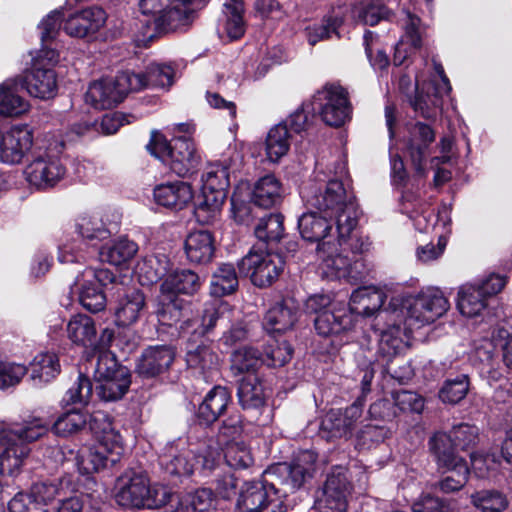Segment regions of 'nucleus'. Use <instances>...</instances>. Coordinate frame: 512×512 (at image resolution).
Instances as JSON below:
<instances>
[{
    "label": "nucleus",
    "mask_w": 512,
    "mask_h": 512,
    "mask_svg": "<svg viewBox=\"0 0 512 512\" xmlns=\"http://www.w3.org/2000/svg\"><path fill=\"white\" fill-rule=\"evenodd\" d=\"M439 435H444L449 439L447 451L450 452L452 455H457L455 453V448L466 450L473 447L477 443L479 430L476 426L462 423L457 426H454L450 433H435L434 436L429 441L430 449L432 452L433 441Z\"/></svg>",
    "instance_id": "a18cd8bd"
},
{
    "label": "nucleus",
    "mask_w": 512,
    "mask_h": 512,
    "mask_svg": "<svg viewBox=\"0 0 512 512\" xmlns=\"http://www.w3.org/2000/svg\"><path fill=\"white\" fill-rule=\"evenodd\" d=\"M92 394L93 384L91 380L80 373L77 380L66 391L63 402L67 405H86L90 401Z\"/></svg>",
    "instance_id": "338daca9"
},
{
    "label": "nucleus",
    "mask_w": 512,
    "mask_h": 512,
    "mask_svg": "<svg viewBox=\"0 0 512 512\" xmlns=\"http://www.w3.org/2000/svg\"><path fill=\"white\" fill-rule=\"evenodd\" d=\"M254 232L263 243L279 242L284 234L283 216L276 213L262 217Z\"/></svg>",
    "instance_id": "bf43d9fd"
},
{
    "label": "nucleus",
    "mask_w": 512,
    "mask_h": 512,
    "mask_svg": "<svg viewBox=\"0 0 512 512\" xmlns=\"http://www.w3.org/2000/svg\"><path fill=\"white\" fill-rule=\"evenodd\" d=\"M282 185L274 175L261 177L254 185L252 201L255 205L270 208L280 202L282 198Z\"/></svg>",
    "instance_id": "79ce46f5"
},
{
    "label": "nucleus",
    "mask_w": 512,
    "mask_h": 512,
    "mask_svg": "<svg viewBox=\"0 0 512 512\" xmlns=\"http://www.w3.org/2000/svg\"><path fill=\"white\" fill-rule=\"evenodd\" d=\"M200 287L201 280L198 274L189 269H182L166 276L160 285V292L169 297H178L179 294L193 295Z\"/></svg>",
    "instance_id": "c756f323"
},
{
    "label": "nucleus",
    "mask_w": 512,
    "mask_h": 512,
    "mask_svg": "<svg viewBox=\"0 0 512 512\" xmlns=\"http://www.w3.org/2000/svg\"><path fill=\"white\" fill-rule=\"evenodd\" d=\"M113 451L96 446L82 447L76 457V464L81 474H91L107 467L114 466L122 455H114Z\"/></svg>",
    "instance_id": "bb28decb"
},
{
    "label": "nucleus",
    "mask_w": 512,
    "mask_h": 512,
    "mask_svg": "<svg viewBox=\"0 0 512 512\" xmlns=\"http://www.w3.org/2000/svg\"><path fill=\"white\" fill-rule=\"evenodd\" d=\"M290 147V133L287 124H278L268 132L265 150L270 162H278L287 154Z\"/></svg>",
    "instance_id": "5fc2aeb1"
},
{
    "label": "nucleus",
    "mask_w": 512,
    "mask_h": 512,
    "mask_svg": "<svg viewBox=\"0 0 512 512\" xmlns=\"http://www.w3.org/2000/svg\"><path fill=\"white\" fill-rule=\"evenodd\" d=\"M66 334L73 344L83 347H92L97 341L95 322L85 314H76L70 318L66 326Z\"/></svg>",
    "instance_id": "4c0bfd02"
},
{
    "label": "nucleus",
    "mask_w": 512,
    "mask_h": 512,
    "mask_svg": "<svg viewBox=\"0 0 512 512\" xmlns=\"http://www.w3.org/2000/svg\"><path fill=\"white\" fill-rule=\"evenodd\" d=\"M284 268L279 254L271 253L262 247L253 246L238 262L239 273L248 276L253 285L264 288L272 285Z\"/></svg>",
    "instance_id": "1a4fd4ad"
},
{
    "label": "nucleus",
    "mask_w": 512,
    "mask_h": 512,
    "mask_svg": "<svg viewBox=\"0 0 512 512\" xmlns=\"http://www.w3.org/2000/svg\"><path fill=\"white\" fill-rule=\"evenodd\" d=\"M317 455L315 452L305 450L299 452L291 463H279L265 473L276 483L281 498L303 487L305 482L312 478L315 472Z\"/></svg>",
    "instance_id": "423d86ee"
},
{
    "label": "nucleus",
    "mask_w": 512,
    "mask_h": 512,
    "mask_svg": "<svg viewBox=\"0 0 512 512\" xmlns=\"http://www.w3.org/2000/svg\"><path fill=\"white\" fill-rule=\"evenodd\" d=\"M311 106L322 121L332 127L342 126L352 113L347 90L335 83H327L319 89L313 95Z\"/></svg>",
    "instance_id": "0eeeda50"
},
{
    "label": "nucleus",
    "mask_w": 512,
    "mask_h": 512,
    "mask_svg": "<svg viewBox=\"0 0 512 512\" xmlns=\"http://www.w3.org/2000/svg\"><path fill=\"white\" fill-rule=\"evenodd\" d=\"M419 26L420 19L415 15L407 13L405 33L395 47V53L393 57L394 65L400 66L404 64L408 58L409 53L407 51L406 45H409L410 49L412 50H417L421 47L422 41Z\"/></svg>",
    "instance_id": "c03bdc74"
},
{
    "label": "nucleus",
    "mask_w": 512,
    "mask_h": 512,
    "mask_svg": "<svg viewBox=\"0 0 512 512\" xmlns=\"http://www.w3.org/2000/svg\"><path fill=\"white\" fill-rule=\"evenodd\" d=\"M448 93H438L437 88L424 83L417 88L411 105L416 113L426 119H435L442 106V98Z\"/></svg>",
    "instance_id": "a19ab883"
},
{
    "label": "nucleus",
    "mask_w": 512,
    "mask_h": 512,
    "mask_svg": "<svg viewBox=\"0 0 512 512\" xmlns=\"http://www.w3.org/2000/svg\"><path fill=\"white\" fill-rule=\"evenodd\" d=\"M262 353L253 347H241L233 351L230 357V371L234 376L247 373L255 375L254 372L263 365Z\"/></svg>",
    "instance_id": "49530a36"
},
{
    "label": "nucleus",
    "mask_w": 512,
    "mask_h": 512,
    "mask_svg": "<svg viewBox=\"0 0 512 512\" xmlns=\"http://www.w3.org/2000/svg\"><path fill=\"white\" fill-rule=\"evenodd\" d=\"M224 458L227 465L234 469H246L254 461L250 448L244 442L227 443Z\"/></svg>",
    "instance_id": "69168bd1"
},
{
    "label": "nucleus",
    "mask_w": 512,
    "mask_h": 512,
    "mask_svg": "<svg viewBox=\"0 0 512 512\" xmlns=\"http://www.w3.org/2000/svg\"><path fill=\"white\" fill-rule=\"evenodd\" d=\"M87 425L102 448L113 451L114 455H123V438L107 413L96 411L88 414Z\"/></svg>",
    "instance_id": "6ab92c4d"
},
{
    "label": "nucleus",
    "mask_w": 512,
    "mask_h": 512,
    "mask_svg": "<svg viewBox=\"0 0 512 512\" xmlns=\"http://www.w3.org/2000/svg\"><path fill=\"white\" fill-rule=\"evenodd\" d=\"M106 12L97 6L83 9L64 20L63 29L67 35L84 38L98 32L105 24Z\"/></svg>",
    "instance_id": "a211bd4d"
},
{
    "label": "nucleus",
    "mask_w": 512,
    "mask_h": 512,
    "mask_svg": "<svg viewBox=\"0 0 512 512\" xmlns=\"http://www.w3.org/2000/svg\"><path fill=\"white\" fill-rule=\"evenodd\" d=\"M185 346V360L189 368L198 370L201 373L214 369L218 365V356L203 341L197 343L199 337L189 334Z\"/></svg>",
    "instance_id": "473e14b6"
},
{
    "label": "nucleus",
    "mask_w": 512,
    "mask_h": 512,
    "mask_svg": "<svg viewBox=\"0 0 512 512\" xmlns=\"http://www.w3.org/2000/svg\"><path fill=\"white\" fill-rule=\"evenodd\" d=\"M202 181L204 190L227 195L230 185L227 167L221 164L211 165L202 175Z\"/></svg>",
    "instance_id": "0e129e2a"
},
{
    "label": "nucleus",
    "mask_w": 512,
    "mask_h": 512,
    "mask_svg": "<svg viewBox=\"0 0 512 512\" xmlns=\"http://www.w3.org/2000/svg\"><path fill=\"white\" fill-rule=\"evenodd\" d=\"M238 285L239 280L233 264L222 263L212 274L210 293L214 297H223L234 293Z\"/></svg>",
    "instance_id": "8fccbe9b"
},
{
    "label": "nucleus",
    "mask_w": 512,
    "mask_h": 512,
    "mask_svg": "<svg viewBox=\"0 0 512 512\" xmlns=\"http://www.w3.org/2000/svg\"><path fill=\"white\" fill-rule=\"evenodd\" d=\"M170 266L171 262L165 254H151L137 263L136 274L142 285H152L167 275Z\"/></svg>",
    "instance_id": "e433bc0d"
},
{
    "label": "nucleus",
    "mask_w": 512,
    "mask_h": 512,
    "mask_svg": "<svg viewBox=\"0 0 512 512\" xmlns=\"http://www.w3.org/2000/svg\"><path fill=\"white\" fill-rule=\"evenodd\" d=\"M220 459L217 446L207 444L190 449L187 441L182 438L167 443L159 456L160 464L166 472L177 476H190L195 471L208 476L219 465Z\"/></svg>",
    "instance_id": "f03ea898"
},
{
    "label": "nucleus",
    "mask_w": 512,
    "mask_h": 512,
    "mask_svg": "<svg viewBox=\"0 0 512 512\" xmlns=\"http://www.w3.org/2000/svg\"><path fill=\"white\" fill-rule=\"evenodd\" d=\"M292 354L293 349L288 342L274 340L265 347L264 354H262L263 364L274 368L282 367L291 360Z\"/></svg>",
    "instance_id": "774afa93"
},
{
    "label": "nucleus",
    "mask_w": 512,
    "mask_h": 512,
    "mask_svg": "<svg viewBox=\"0 0 512 512\" xmlns=\"http://www.w3.org/2000/svg\"><path fill=\"white\" fill-rule=\"evenodd\" d=\"M64 144L55 143L35 157L26 167L25 174L30 184L46 189L56 185L66 174V168L62 164L59 154L62 153Z\"/></svg>",
    "instance_id": "9d476101"
},
{
    "label": "nucleus",
    "mask_w": 512,
    "mask_h": 512,
    "mask_svg": "<svg viewBox=\"0 0 512 512\" xmlns=\"http://www.w3.org/2000/svg\"><path fill=\"white\" fill-rule=\"evenodd\" d=\"M33 144L32 130L27 126H13L0 140V159L7 164L19 163Z\"/></svg>",
    "instance_id": "f3484780"
},
{
    "label": "nucleus",
    "mask_w": 512,
    "mask_h": 512,
    "mask_svg": "<svg viewBox=\"0 0 512 512\" xmlns=\"http://www.w3.org/2000/svg\"><path fill=\"white\" fill-rule=\"evenodd\" d=\"M142 87L141 76L131 71H124L115 78H103L91 83L85 100L95 109H111L121 103L129 92L139 91Z\"/></svg>",
    "instance_id": "39448f33"
},
{
    "label": "nucleus",
    "mask_w": 512,
    "mask_h": 512,
    "mask_svg": "<svg viewBox=\"0 0 512 512\" xmlns=\"http://www.w3.org/2000/svg\"><path fill=\"white\" fill-rule=\"evenodd\" d=\"M346 248H340L336 241H324L318 244L317 253L321 259L323 274L330 279H355L359 272V262L344 254Z\"/></svg>",
    "instance_id": "2eb2a0df"
},
{
    "label": "nucleus",
    "mask_w": 512,
    "mask_h": 512,
    "mask_svg": "<svg viewBox=\"0 0 512 512\" xmlns=\"http://www.w3.org/2000/svg\"><path fill=\"white\" fill-rule=\"evenodd\" d=\"M457 306L462 315L475 317L487 307V299L481 289L475 284H466L460 287Z\"/></svg>",
    "instance_id": "603ef678"
},
{
    "label": "nucleus",
    "mask_w": 512,
    "mask_h": 512,
    "mask_svg": "<svg viewBox=\"0 0 512 512\" xmlns=\"http://www.w3.org/2000/svg\"><path fill=\"white\" fill-rule=\"evenodd\" d=\"M243 0H224L223 15L225 17L224 29L231 40L241 38L245 33L243 19Z\"/></svg>",
    "instance_id": "864d4df0"
},
{
    "label": "nucleus",
    "mask_w": 512,
    "mask_h": 512,
    "mask_svg": "<svg viewBox=\"0 0 512 512\" xmlns=\"http://www.w3.org/2000/svg\"><path fill=\"white\" fill-rule=\"evenodd\" d=\"M472 504L482 512H502L508 507L506 496L498 490H481L471 495Z\"/></svg>",
    "instance_id": "052dcab7"
},
{
    "label": "nucleus",
    "mask_w": 512,
    "mask_h": 512,
    "mask_svg": "<svg viewBox=\"0 0 512 512\" xmlns=\"http://www.w3.org/2000/svg\"><path fill=\"white\" fill-rule=\"evenodd\" d=\"M449 439L444 435H439L433 441V454L440 468L453 473L442 478L437 487L443 493H452L459 491L468 481L469 468L466 461L458 455H452L447 451Z\"/></svg>",
    "instance_id": "f8f14e48"
},
{
    "label": "nucleus",
    "mask_w": 512,
    "mask_h": 512,
    "mask_svg": "<svg viewBox=\"0 0 512 512\" xmlns=\"http://www.w3.org/2000/svg\"><path fill=\"white\" fill-rule=\"evenodd\" d=\"M226 196V194L214 193L203 189L202 196L198 199L194 209L197 221L202 225L214 222L220 214Z\"/></svg>",
    "instance_id": "3c124183"
},
{
    "label": "nucleus",
    "mask_w": 512,
    "mask_h": 512,
    "mask_svg": "<svg viewBox=\"0 0 512 512\" xmlns=\"http://www.w3.org/2000/svg\"><path fill=\"white\" fill-rule=\"evenodd\" d=\"M469 387L468 376L460 374L444 382L439 392V397L445 403L456 404L466 397Z\"/></svg>",
    "instance_id": "e2e57ef3"
},
{
    "label": "nucleus",
    "mask_w": 512,
    "mask_h": 512,
    "mask_svg": "<svg viewBox=\"0 0 512 512\" xmlns=\"http://www.w3.org/2000/svg\"><path fill=\"white\" fill-rule=\"evenodd\" d=\"M327 218V216H320L314 211L302 214L298 220V228L303 239L318 242V244L332 241L330 235L332 223Z\"/></svg>",
    "instance_id": "c9c22d12"
},
{
    "label": "nucleus",
    "mask_w": 512,
    "mask_h": 512,
    "mask_svg": "<svg viewBox=\"0 0 512 512\" xmlns=\"http://www.w3.org/2000/svg\"><path fill=\"white\" fill-rule=\"evenodd\" d=\"M314 326L319 335L328 337L351 329L354 319L345 306L335 304L315 317Z\"/></svg>",
    "instance_id": "b1692460"
},
{
    "label": "nucleus",
    "mask_w": 512,
    "mask_h": 512,
    "mask_svg": "<svg viewBox=\"0 0 512 512\" xmlns=\"http://www.w3.org/2000/svg\"><path fill=\"white\" fill-rule=\"evenodd\" d=\"M187 259L194 264L209 263L215 252L214 238L207 230L191 232L184 243Z\"/></svg>",
    "instance_id": "2f4dec72"
},
{
    "label": "nucleus",
    "mask_w": 512,
    "mask_h": 512,
    "mask_svg": "<svg viewBox=\"0 0 512 512\" xmlns=\"http://www.w3.org/2000/svg\"><path fill=\"white\" fill-rule=\"evenodd\" d=\"M449 308V302L438 291H428L408 301L406 306L405 326L409 330L419 329L433 323Z\"/></svg>",
    "instance_id": "9b49d317"
},
{
    "label": "nucleus",
    "mask_w": 512,
    "mask_h": 512,
    "mask_svg": "<svg viewBox=\"0 0 512 512\" xmlns=\"http://www.w3.org/2000/svg\"><path fill=\"white\" fill-rule=\"evenodd\" d=\"M116 500L119 505L133 509H158L171 501L172 490L165 484L151 483L141 469H127L118 478Z\"/></svg>",
    "instance_id": "7ed1b4c3"
},
{
    "label": "nucleus",
    "mask_w": 512,
    "mask_h": 512,
    "mask_svg": "<svg viewBox=\"0 0 512 512\" xmlns=\"http://www.w3.org/2000/svg\"><path fill=\"white\" fill-rule=\"evenodd\" d=\"M349 493L346 471L337 468L328 474L323 487L317 492L314 508L318 512H346Z\"/></svg>",
    "instance_id": "ddd939ff"
},
{
    "label": "nucleus",
    "mask_w": 512,
    "mask_h": 512,
    "mask_svg": "<svg viewBox=\"0 0 512 512\" xmlns=\"http://www.w3.org/2000/svg\"><path fill=\"white\" fill-rule=\"evenodd\" d=\"M142 77L143 88H166L172 85L174 71L170 66L151 64L145 73H135Z\"/></svg>",
    "instance_id": "680f3d73"
},
{
    "label": "nucleus",
    "mask_w": 512,
    "mask_h": 512,
    "mask_svg": "<svg viewBox=\"0 0 512 512\" xmlns=\"http://www.w3.org/2000/svg\"><path fill=\"white\" fill-rule=\"evenodd\" d=\"M298 319V309L292 301L283 300L274 304L266 312L263 327L268 333H284L291 328Z\"/></svg>",
    "instance_id": "cd10ccee"
},
{
    "label": "nucleus",
    "mask_w": 512,
    "mask_h": 512,
    "mask_svg": "<svg viewBox=\"0 0 512 512\" xmlns=\"http://www.w3.org/2000/svg\"><path fill=\"white\" fill-rule=\"evenodd\" d=\"M145 304V296L142 291L138 289L127 291L118 302L115 312L117 324L125 327L137 322Z\"/></svg>",
    "instance_id": "58836bf2"
},
{
    "label": "nucleus",
    "mask_w": 512,
    "mask_h": 512,
    "mask_svg": "<svg viewBox=\"0 0 512 512\" xmlns=\"http://www.w3.org/2000/svg\"><path fill=\"white\" fill-rule=\"evenodd\" d=\"M88 422V413L72 409L61 414L54 422L52 429L53 432L61 437H68L80 432L86 427Z\"/></svg>",
    "instance_id": "4d7b16f0"
},
{
    "label": "nucleus",
    "mask_w": 512,
    "mask_h": 512,
    "mask_svg": "<svg viewBox=\"0 0 512 512\" xmlns=\"http://www.w3.org/2000/svg\"><path fill=\"white\" fill-rule=\"evenodd\" d=\"M232 401L231 393L224 386H214L204 397L197 410V420L200 424L211 425L227 410Z\"/></svg>",
    "instance_id": "5701e85b"
},
{
    "label": "nucleus",
    "mask_w": 512,
    "mask_h": 512,
    "mask_svg": "<svg viewBox=\"0 0 512 512\" xmlns=\"http://www.w3.org/2000/svg\"><path fill=\"white\" fill-rule=\"evenodd\" d=\"M200 156L194 143L186 136L174 139L173 149L167 165L171 171L180 177H186L197 168Z\"/></svg>",
    "instance_id": "4be33fe9"
},
{
    "label": "nucleus",
    "mask_w": 512,
    "mask_h": 512,
    "mask_svg": "<svg viewBox=\"0 0 512 512\" xmlns=\"http://www.w3.org/2000/svg\"><path fill=\"white\" fill-rule=\"evenodd\" d=\"M435 140V132L430 125L416 122L410 130L408 151L417 173L424 174V160L429 146Z\"/></svg>",
    "instance_id": "a878e982"
},
{
    "label": "nucleus",
    "mask_w": 512,
    "mask_h": 512,
    "mask_svg": "<svg viewBox=\"0 0 512 512\" xmlns=\"http://www.w3.org/2000/svg\"><path fill=\"white\" fill-rule=\"evenodd\" d=\"M137 250L138 246L136 243L126 238H120L113 243L102 247L99 256L101 261L119 266L132 259Z\"/></svg>",
    "instance_id": "6e6d98bb"
},
{
    "label": "nucleus",
    "mask_w": 512,
    "mask_h": 512,
    "mask_svg": "<svg viewBox=\"0 0 512 512\" xmlns=\"http://www.w3.org/2000/svg\"><path fill=\"white\" fill-rule=\"evenodd\" d=\"M48 431V426L40 420L4 429L0 432V473L16 476L20 473L30 454L29 443L36 441Z\"/></svg>",
    "instance_id": "20e7f679"
},
{
    "label": "nucleus",
    "mask_w": 512,
    "mask_h": 512,
    "mask_svg": "<svg viewBox=\"0 0 512 512\" xmlns=\"http://www.w3.org/2000/svg\"><path fill=\"white\" fill-rule=\"evenodd\" d=\"M194 17L192 7L182 6L177 0H171L169 8L154 20L155 28L160 33L173 32L189 26Z\"/></svg>",
    "instance_id": "7c9ffc66"
},
{
    "label": "nucleus",
    "mask_w": 512,
    "mask_h": 512,
    "mask_svg": "<svg viewBox=\"0 0 512 512\" xmlns=\"http://www.w3.org/2000/svg\"><path fill=\"white\" fill-rule=\"evenodd\" d=\"M238 401L244 410H259L265 406L266 394L261 379L247 375L238 385Z\"/></svg>",
    "instance_id": "ea45409f"
},
{
    "label": "nucleus",
    "mask_w": 512,
    "mask_h": 512,
    "mask_svg": "<svg viewBox=\"0 0 512 512\" xmlns=\"http://www.w3.org/2000/svg\"><path fill=\"white\" fill-rule=\"evenodd\" d=\"M19 89H24L22 77L8 79L0 85L1 115L13 117L28 111L29 103L18 94Z\"/></svg>",
    "instance_id": "72a5a7b5"
},
{
    "label": "nucleus",
    "mask_w": 512,
    "mask_h": 512,
    "mask_svg": "<svg viewBox=\"0 0 512 512\" xmlns=\"http://www.w3.org/2000/svg\"><path fill=\"white\" fill-rule=\"evenodd\" d=\"M236 507L239 512H287L276 483L268 479L245 482Z\"/></svg>",
    "instance_id": "6e6552de"
},
{
    "label": "nucleus",
    "mask_w": 512,
    "mask_h": 512,
    "mask_svg": "<svg viewBox=\"0 0 512 512\" xmlns=\"http://www.w3.org/2000/svg\"><path fill=\"white\" fill-rule=\"evenodd\" d=\"M97 395L103 401H116L121 399L131 384L130 373L128 369H120L116 375L107 379L97 381Z\"/></svg>",
    "instance_id": "09e8293b"
},
{
    "label": "nucleus",
    "mask_w": 512,
    "mask_h": 512,
    "mask_svg": "<svg viewBox=\"0 0 512 512\" xmlns=\"http://www.w3.org/2000/svg\"><path fill=\"white\" fill-rule=\"evenodd\" d=\"M174 359L175 352L171 346H150L139 358L136 371L142 377L152 378L166 372Z\"/></svg>",
    "instance_id": "412c9836"
},
{
    "label": "nucleus",
    "mask_w": 512,
    "mask_h": 512,
    "mask_svg": "<svg viewBox=\"0 0 512 512\" xmlns=\"http://www.w3.org/2000/svg\"><path fill=\"white\" fill-rule=\"evenodd\" d=\"M23 88L39 99H50L56 96L58 90L57 75L51 67L33 63L31 69L22 78Z\"/></svg>",
    "instance_id": "aec40b11"
},
{
    "label": "nucleus",
    "mask_w": 512,
    "mask_h": 512,
    "mask_svg": "<svg viewBox=\"0 0 512 512\" xmlns=\"http://www.w3.org/2000/svg\"><path fill=\"white\" fill-rule=\"evenodd\" d=\"M302 194L308 208L334 218L340 239H344L356 228L358 208L353 194L345 189L342 181L330 180L324 188L305 189Z\"/></svg>",
    "instance_id": "f257e3e1"
},
{
    "label": "nucleus",
    "mask_w": 512,
    "mask_h": 512,
    "mask_svg": "<svg viewBox=\"0 0 512 512\" xmlns=\"http://www.w3.org/2000/svg\"><path fill=\"white\" fill-rule=\"evenodd\" d=\"M233 312L225 303H210L203 310L201 323L197 319L187 318L181 321L179 334L186 338L189 334L193 337H203L211 333L214 328H226L232 321Z\"/></svg>",
    "instance_id": "dca6fc26"
},
{
    "label": "nucleus",
    "mask_w": 512,
    "mask_h": 512,
    "mask_svg": "<svg viewBox=\"0 0 512 512\" xmlns=\"http://www.w3.org/2000/svg\"><path fill=\"white\" fill-rule=\"evenodd\" d=\"M364 402L362 398H357L344 410L332 409L327 412L322 418L319 435L326 440L350 437L357 421L362 416Z\"/></svg>",
    "instance_id": "4468645a"
},
{
    "label": "nucleus",
    "mask_w": 512,
    "mask_h": 512,
    "mask_svg": "<svg viewBox=\"0 0 512 512\" xmlns=\"http://www.w3.org/2000/svg\"><path fill=\"white\" fill-rule=\"evenodd\" d=\"M406 332L399 324L389 325L381 331L376 361L387 373H395L390 367L392 360L400 353L405 345Z\"/></svg>",
    "instance_id": "393cba45"
},
{
    "label": "nucleus",
    "mask_w": 512,
    "mask_h": 512,
    "mask_svg": "<svg viewBox=\"0 0 512 512\" xmlns=\"http://www.w3.org/2000/svg\"><path fill=\"white\" fill-rule=\"evenodd\" d=\"M351 15L359 23L374 26L388 16V9L378 0H364L352 7Z\"/></svg>",
    "instance_id": "13d9d810"
},
{
    "label": "nucleus",
    "mask_w": 512,
    "mask_h": 512,
    "mask_svg": "<svg viewBox=\"0 0 512 512\" xmlns=\"http://www.w3.org/2000/svg\"><path fill=\"white\" fill-rule=\"evenodd\" d=\"M153 194L159 205L176 210L183 209L193 198L190 184L183 181L157 185Z\"/></svg>",
    "instance_id": "c85d7f7f"
},
{
    "label": "nucleus",
    "mask_w": 512,
    "mask_h": 512,
    "mask_svg": "<svg viewBox=\"0 0 512 512\" xmlns=\"http://www.w3.org/2000/svg\"><path fill=\"white\" fill-rule=\"evenodd\" d=\"M30 369L34 385L41 386L52 381L60 373L61 366L57 354L46 352L34 357Z\"/></svg>",
    "instance_id": "37998d69"
},
{
    "label": "nucleus",
    "mask_w": 512,
    "mask_h": 512,
    "mask_svg": "<svg viewBox=\"0 0 512 512\" xmlns=\"http://www.w3.org/2000/svg\"><path fill=\"white\" fill-rule=\"evenodd\" d=\"M382 290L370 286L356 289L351 297L348 312L354 315L371 316L379 311L385 301Z\"/></svg>",
    "instance_id": "f704fd0d"
},
{
    "label": "nucleus",
    "mask_w": 512,
    "mask_h": 512,
    "mask_svg": "<svg viewBox=\"0 0 512 512\" xmlns=\"http://www.w3.org/2000/svg\"><path fill=\"white\" fill-rule=\"evenodd\" d=\"M188 311L189 304L183 299L159 294L156 314L162 324L171 326L180 322L187 315Z\"/></svg>",
    "instance_id": "de8ad7c7"
}]
</instances>
